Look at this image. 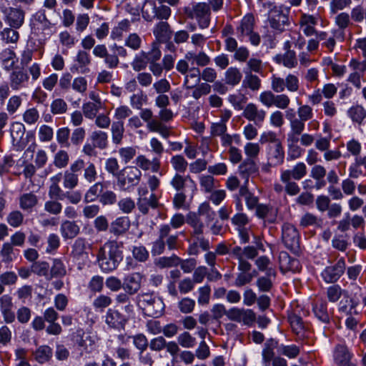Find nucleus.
Returning a JSON list of instances; mask_svg holds the SVG:
<instances>
[{
    "label": "nucleus",
    "mask_w": 366,
    "mask_h": 366,
    "mask_svg": "<svg viewBox=\"0 0 366 366\" xmlns=\"http://www.w3.org/2000/svg\"><path fill=\"white\" fill-rule=\"evenodd\" d=\"M122 260V252L116 241L104 243L97 254L99 266L104 272H109L117 269Z\"/></svg>",
    "instance_id": "1"
},
{
    "label": "nucleus",
    "mask_w": 366,
    "mask_h": 366,
    "mask_svg": "<svg viewBox=\"0 0 366 366\" xmlns=\"http://www.w3.org/2000/svg\"><path fill=\"white\" fill-rule=\"evenodd\" d=\"M184 12L189 19H196L202 29L208 28L210 24V8L206 3H196L184 8Z\"/></svg>",
    "instance_id": "2"
},
{
    "label": "nucleus",
    "mask_w": 366,
    "mask_h": 366,
    "mask_svg": "<svg viewBox=\"0 0 366 366\" xmlns=\"http://www.w3.org/2000/svg\"><path fill=\"white\" fill-rule=\"evenodd\" d=\"M142 172L137 167L127 166L117 174V186L121 190H129L137 185L142 177Z\"/></svg>",
    "instance_id": "3"
},
{
    "label": "nucleus",
    "mask_w": 366,
    "mask_h": 366,
    "mask_svg": "<svg viewBox=\"0 0 366 366\" xmlns=\"http://www.w3.org/2000/svg\"><path fill=\"white\" fill-rule=\"evenodd\" d=\"M139 298V307L146 315L158 317L163 314L164 304L161 298L150 294H143Z\"/></svg>",
    "instance_id": "4"
},
{
    "label": "nucleus",
    "mask_w": 366,
    "mask_h": 366,
    "mask_svg": "<svg viewBox=\"0 0 366 366\" xmlns=\"http://www.w3.org/2000/svg\"><path fill=\"white\" fill-rule=\"evenodd\" d=\"M142 17L147 21L155 19H168L172 14L171 9L165 5L157 6L154 0H146L142 8Z\"/></svg>",
    "instance_id": "5"
},
{
    "label": "nucleus",
    "mask_w": 366,
    "mask_h": 366,
    "mask_svg": "<svg viewBox=\"0 0 366 366\" xmlns=\"http://www.w3.org/2000/svg\"><path fill=\"white\" fill-rule=\"evenodd\" d=\"M139 117L147 123L146 126L149 132L158 133L165 139L169 136V130L167 127L159 120L153 119V112L151 109H141Z\"/></svg>",
    "instance_id": "6"
},
{
    "label": "nucleus",
    "mask_w": 366,
    "mask_h": 366,
    "mask_svg": "<svg viewBox=\"0 0 366 366\" xmlns=\"http://www.w3.org/2000/svg\"><path fill=\"white\" fill-rule=\"evenodd\" d=\"M263 6L269 9L268 18L269 26L278 33L283 31L285 26L287 25V16L270 1L264 3Z\"/></svg>",
    "instance_id": "7"
},
{
    "label": "nucleus",
    "mask_w": 366,
    "mask_h": 366,
    "mask_svg": "<svg viewBox=\"0 0 366 366\" xmlns=\"http://www.w3.org/2000/svg\"><path fill=\"white\" fill-rule=\"evenodd\" d=\"M170 185L177 192H188L190 198H192L196 193L197 188L195 182L190 176H183L176 173L169 182Z\"/></svg>",
    "instance_id": "8"
},
{
    "label": "nucleus",
    "mask_w": 366,
    "mask_h": 366,
    "mask_svg": "<svg viewBox=\"0 0 366 366\" xmlns=\"http://www.w3.org/2000/svg\"><path fill=\"white\" fill-rule=\"evenodd\" d=\"M91 248L92 244L85 238L79 237L72 245L71 255L79 264H85L89 262V250Z\"/></svg>",
    "instance_id": "9"
},
{
    "label": "nucleus",
    "mask_w": 366,
    "mask_h": 366,
    "mask_svg": "<svg viewBox=\"0 0 366 366\" xmlns=\"http://www.w3.org/2000/svg\"><path fill=\"white\" fill-rule=\"evenodd\" d=\"M226 316L232 321L242 322L247 326L252 325L256 320V315L252 310L238 307L228 310Z\"/></svg>",
    "instance_id": "10"
},
{
    "label": "nucleus",
    "mask_w": 366,
    "mask_h": 366,
    "mask_svg": "<svg viewBox=\"0 0 366 366\" xmlns=\"http://www.w3.org/2000/svg\"><path fill=\"white\" fill-rule=\"evenodd\" d=\"M345 270V261L340 259L332 265L326 267L321 272V277L326 283L337 282L344 274Z\"/></svg>",
    "instance_id": "11"
},
{
    "label": "nucleus",
    "mask_w": 366,
    "mask_h": 366,
    "mask_svg": "<svg viewBox=\"0 0 366 366\" xmlns=\"http://www.w3.org/2000/svg\"><path fill=\"white\" fill-rule=\"evenodd\" d=\"M29 81V74L20 68L12 70L9 76V84L13 91H19L26 88Z\"/></svg>",
    "instance_id": "12"
},
{
    "label": "nucleus",
    "mask_w": 366,
    "mask_h": 366,
    "mask_svg": "<svg viewBox=\"0 0 366 366\" xmlns=\"http://www.w3.org/2000/svg\"><path fill=\"white\" fill-rule=\"evenodd\" d=\"M282 230V238L285 245L291 250L296 249L299 246V233L297 229L290 223H285Z\"/></svg>",
    "instance_id": "13"
},
{
    "label": "nucleus",
    "mask_w": 366,
    "mask_h": 366,
    "mask_svg": "<svg viewBox=\"0 0 366 366\" xmlns=\"http://www.w3.org/2000/svg\"><path fill=\"white\" fill-rule=\"evenodd\" d=\"M242 116L249 122H253L255 125L260 127L266 117V112L258 107L254 103H249L244 107Z\"/></svg>",
    "instance_id": "14"
},
{
    "label": "nucleus",
    "mask_w": 366,
    "mask_h": 366,
    "mask_svg": "<svg viewBox=\"0 0 366 366\" xmlns=\"http://www.w3.org/2000/svg\"><path fill=\"white\" fill-rule=\"evenodd\" d=\"M74 61V64L70 68L71 72L85 74L89 71L91 57L88 52L84 50L78 51Z\"/></svg>",
    "instance_id": "15"
},
{
    "label": "nucleus",
    "mask_w": 366,
    "mask_h": 366,
    "mask_svg": "<svg viewBox=\"0 0 366 366\" xmlns=\"http://www.w3.org/2000/svg\"><path fill=\"white\" fill-rule=\"evenodd\" d=\"M0 312L4 321L6 324H11L15 321L16 315L13 311L12 298L9 295L0 297Z\"/></svg>",
    "instance_id": "16"
},
{
    "label": "nucleus",
    "mask_w": 366,
    "mask_h": 366,
    "mask_svg": "<svg viewBox=\"0 0 366 366\" xmlns=\"http://www.w3.org/2000/svg\"><path fill=\"white\" fill-rule=\"evenodd\" d=\"M134 163L136 164L135 167H137L139 170L151 171L153 173L158 172L161 165L159 158L154 157L152 159H149L143 154L138 155L134 160Z\"/></svg>",
    "instance_id": "17"
},
{
    "label": "nucleus",
    "mask_w": 366,
    "mask_h": 366,
    "mask_svg": "<svg viewBox=\"0 0 366 366\" xmlns=\"http://www.w3.org/2000/svg\"><path fill=\"white\" fill-rule=\"evenodd\" d=\"M352 355L348 348L344 345H338L335 347L333 358L338 366H355L351 362Z\"/></svg>",
    "instance_id": "18"
},
{
    "label": "nucleus",
    "mask_w": 366,
    "mask_h": 366,
    "mask_svg": "<svg viewBox=\"0 0 366 366\" xmlns=\"http://www.w3.org/2000/svg\"><path fill=\"white\" fill-rule=\"evenodd\" d=\"M25 12L20 9L9 8L6 11L5 21L11 27L19 29L24 22Z\"/></svg>",
    "instance_id": "19"
},
{
    "label": "nucleus",
    "mask_w": 366,
    "mask_h": 366,
    "mask_svg": "<svg viewBox=\"0 0 366 366\" xmlns=\"http://www.w3.org/2000/svg\"><path fill=\"white\" fill-rule=\"evenodd\" d=\"M105 323L108 327L116 330L124 328L127 319L118 310L109 309L104 316Z\"/></svg>",
    "instance_id": "20"
},
{
    "label": "nucleus",
    "mask_w": 366,
    "mask_h": 366,
    "mask_svg": "<svg viewBox=\"0 0 366 366\" xmlns=\"http://www.w3.org/2000/svg\"><path fill=\"white\" fill-rule=\"evenodd\" d=\"M143 276L139 272L129 274L124 278L123 288L130 294L137 293L141 287Z\"/></svg>",
    "instance_id": "21"
},
{
    "label": "nucleus",
    "mask_w": 366,
    "mask_h": 366,
    "mask_svg": "<svg viewBox=\"0 0 366 366\" xmlns=\"http://www.w3.org/2000/svg\"><path fill=\"white\" fill-rule=\"evenodd\" d=\"M318 16L303 14L300 19V29L307 36H311L316 34L315 26L317 24Z\"/></svg>",
    "instance_id": "22"
},
{
    "label": "nucleus",
    "mask_w": 366,
    "mask_h": 366,
    "mask_svg": "<svg viewBox=\"0 0 366 366\" xmlns=\"http://www.w3.org/2000/svg\"><path fill=\"white\" fill-rule=\"evenodd\" d=\"M171 232V227L169 224H162L159 227V238L153 243L152 253L153 255L161 254L165 247L164 239Z\"/></svg>",
    "instance_id": "23"
},
{
    "label": "nucleus",
    "mask_w": 366,
    "mask_h": 366,
    "mask_svg": "<svg viewBox=\"0 0 366 366\" xmlns=\"http://www.w3.org/2000/svg\"><path fill=\"white\" fill-rule=\"evenodd\" d=\"M19 204L22 210L31 212L38 204V197L33 192L24 193L19 198Z\"/></svg>",
    "instance_id": "24"
},
{
    "label": "nucleus",
    "mask_w": 366,
    "mask_h": 366,
    "mask_svg": "<svg viewBox=\"0 0 366 366\" xmlns=\"http://www.w3.org/2000/svg\"><path fill=\"white\" fill-rule=\"evenodd\" d=\"M79 226L73 221L65 220L61 222L60 232L65 239H73L79 233Z\"/></svg>",
    "instance_id": "25"
},
{
    "label": "nucleus",
    "mask_w": 366,
    "mask_h": 366,
    "mask_svg": "<svg viewBox=\"0 0 366 366\" xmlns=\"http://www.w3.org/2000/svg\"><path fill=\"white\" fill-rule=\"evenodd\" d=\"M269 159L274 165L281 164L285 158V152L282 143L269 145L268 147Z\"/></svg>",
    "instance_id": "26"
},
{
    "label": "nucleus",
    "mask_w": 366,
    "mask_h": 366,
    "mask_svg": "<svg viewBox=\"0 0 366 366\" xmlns=\"http://www.w3.org/2000/svg\"><path fill=\"white\" fill-rule=\"evenodd\" d=\"M224 78L225 84L234 87L240 83L242 74L239 68L230 66L225 71Z\"/></svg>",
    "instance_id": "27"
},
{
    "label": "nucleus",
    "mask_w": 366,
    "mask_h": 366,
    "mask_svg": "<svg viewBox=\"0 0 366 366\" xmlns=\"http://www.w3.org/2000/svg\"><path fill=\"white\" fill-rule=\"evenodd\" d=\"M172 30L169 24L166 21H160L155 25L153 34L159 41L169 40L172 36Z\"/></svg>",
    "instance_id": "28"
},
{
    "label": "nucleus",
    "mask_w": 366,
    "mask_h": 366,
    "mask_svg": "<svg viewBox=\"0 0 366 366\" xmlns=\"http://www.w3.org/2000/svg\"><path fill=\"white\" fill-rule=\"evenodd\" d=\"M307 174V167L304 162H298L292 169H285L281 172V174L286 178H291L295 180H300Z\"/></svg>",
    "instance_id": "29"
},
{
    "label": "nucleus",
    "mask_w": 366,
    "mask_h": 366,
    "mask_svg": "<svg viewBox=\"0 0 366 366\" xmlns=\"http://www.w3.org/2000/svg\"><path fill=\"white\" fill-rule=\"evenodd\" d=\"M277 64H281L288 69H292L297 65L296 53L295 51H285L283 54H277L274 57Z\"/></svg>",
    "instance_id": "30"
},
{
    "label": "nucleus",
    "mask_w": 366,
    "mask_h": 366,
    "mask_svg": "<svg viewBox=\"0 0 366 366\" xmlns=\"http://www.w3.org/2000/svg\"><path fill=\"white\" fill-rule=\"evenodd\" d=\"M258 168L256 163L252 159H245L239 166L238 171L242 178L245 179V184L247 183L249 176L257 172Z\"/></svg>",
    "instance_id": "31"
},
{
    "label": "nucleus",
    "mask_w": 366,
    "mask_h": 366,
    "mask_svg": "<svg viewBox=\"0 0 366 366\" xmlns=\"http://www.w3.org/2000/svg\"><path fill=\"white\" fill-rule=\"evenodd\" d=\"M315 316L323 323H329L330 315L327 311V303L322 300L317 301L313 305Z\"/></svg>",
    "instance_id": "32"
},
{
    "label": "nucleus",
    "mask_w": 366,
    "mask_h": 366,
    "mask_svg": "<svg viewBox=\"0 0 366 366\" xmlns=\"http://www.w3.org/2000/svg\"><path fill=\"white\" fill-rule=\"evenodd\" d=\"M130 227V221L127 217H120L117 218L111 224V232L119 235L126 232Z\"/></svg>",
    "instance_id": "33"
},
{
    "label": "nucleus",
    "mask_w": 366,
    "mask_h": 366,
    "mask_svg": "<svg viewBox=\"0 0 366 366\" xmlns=\"http://www.w3.org/2000/svg\"><path fill=\"white\" fill-rule=\"evenodd\" d=\"M89 138L94 147L100 149L107 148L108 145V134L104 131L94 130L91 133Z\"/></svg>",
    "instance_id": "34"
},
{
    "label": "nucleus",
    "mask_w": 366,
    "mask_h": 366,
    "mask_svg": "<svg viewBox=\"0 0 366 366\" xmlns=\"http://www.w3.org/2000/svg\"><path fill=\"white\" fill-rule=\"evenodd\" d=\"M124 127L122 121H114L112 124V140L114 144H120L124 137Z\"/></svg>",
    "instance_id": "35"
},
{
    "label": "nucleus",
    "mask_w": 366,
    "mask_h": 366,
    "mask_svg": "<svg viewBox=\"0 0 366 366\" xmlns=\"http://www.w3.org/2000/svg\"><path fill=\"white\" fill-rule=\"evenodd\" d=\"M157 205V198L154 194H151L149 197H139L137 202V206L139 211L143 214H147L149 207L154 208Z\"/></svg>",
    "instance_id": "36"
},
{
    "label": "nucleus",
    "mask_w": 366,
    "mask_h": 366,
    "mask_svg": "<svg viewBox=\"0 0 366 366\" xmlns=\"http://www.w3.org/2000/svg\"><path fill=\"white\" fill-rule=\"evenodd\" d=\"M34 359L40 364L48 362L52 357V350L47 345L39 346L34 352Z\"/></svg>",
    "instance_id": "37"
},
{
    "label": "nucleus",
    "mask_w": 366,
    "mask_h": 366,
    "mask_svg": "<svg viewBox=\"0 0 366 366\" xmlns=\"http://www.w3.org/2000/svg\"><path fill=\"white\" fill-rule=\"evenodd\" d=\"M254 24V19L253 15L250 14H247L242 18L240 22V25L237 28V31L241 34L242 36H247L253 31Z\"/></svg>",
    "instance_id": "38"
},
{
    "label": "nucleus",
    "mask_w": 366,
    "mask_h": 366,
    "mask_svg": "<svg viewBox=\"0 0 366 366\" xmlns=\"http://www.w3.org/2000/svg\"><path fill=\"white\" fill-rule=\"evenodd\" d=\"M186 222L193 228L195 234L199 235L203 233L204 224L196 212L189 213Z\"/></svg>",
    "instance_id": "39"
},
{
    "label": "nucleus",
    "mask_w": 366,
    "mask_h": 366,
    "mask_svg": "<svg viewBox=\"0 0 366 366\" xmlns=\"http://www.w3.org/2000/svg\"><path fill=\"white\" fill-rule=\"evenodd\" d=\"M97 340V336L92 333H84L79 341L78 345L82 347L86 352H91L95 346Z\"/></svg>",
    "instance_id": "40"
},
{
    "label": "nucleus",
    "mask_w": 366,
    "mask_h": 366,
    "mask_svg": "<svg viewBox=\"0 0 366 366\" xmlns=\"http://www.w3.org/2000/svg\"><path fill=\"white\" fill-rule=\"evenodd\" d=\"M0 58L3 68L7 71L11 69L16 63V54L14 51L9 49L2 51Z\"/></svg>",
    "instance_id": "41"
},
{
    "label": "nucleus",
    "mask_w": 366,
    "mask_h": 366,
    "mask_svg": "<svg viewBox=\"0 0 366 366\" xmlns=\"http://www.w3.org/2000/svg\"><path fill=\"white\" fill-rule=\"evenodd\" d=\"M1 38L6 44H15L19 39V33L17 29L6 27L1 31Z\"/></svg>",
    "instance_id": "42"
},
{
    "label": "nucleus",
    "mask_w": 366,
    "mask_h": 366,
    "mask_svg": "<svg viewBox=\"0 0 366 366\" xmlns=\"http://www.w3.org/2000/svg\"><path fill=\"white\" fill-rule=\"evenodd\" d=\"M242 86L252 91H257L261 87V80L257 75L249 72L245 74L242 81Z\"/></svg>",
    "instance_id": "43"
},
{
    "label": "nucleus",
    "mask_w": 366,
    "mask_h": 366,
    "mask_svg": "<svg viewBox=\"0 0 366 366\" xmlns=\"http://www.w3.org/2000/svg\"><path fill=\"white\" fill-rule=\"evenodd\" d=\"M130 28V21L127 19H123L117 26H114L111 32L112 39H120L124 32H127Z\"/></svg>",
    "instance_id": "44"
},
{
    "label": "nucleus",
    "mask_w": 366,
    "mask_h": 366,
    "mask_svg": "<svg viewBox=\"0 0 366 366\" xmlns=\"http://www.w3.org/2000/svg\"><path fill=\"white\" fill-rule=\"evenodd\" d=\"M24 219V217L21 212L13 210L8 214L6 222L11 227L16 228L23 224Z\"/></svg>",
    "instance_id": "45"
},
{
    "label": "nucleus",
    "mask_w": 366,
    "mask_h": 366,
    "mask_svg": "<svg viewBox=\"0 0 366 366\" xmlns=\"http://www.w3.org/2000/svg\"><path fill=\"white\" fill-rule=\"evenodd\" d=\"M79 177L75 173L69 170L64 172L63 186L65 189H73L78 184Z\"/></svg>",
    "instance_id": "46"
},
{
    "label": "nucleus",
    "mask_w": 366,
    "mask_h": 366,
    "mask_svg": "<svg viewBox=\"0 0 366 366\" xmlns=\"http://www.w3.org/2000/svg\"><path fill=\"white\" fill-rule=\"evenodd\" d=\"M66 273V267L64 263L59 259H54L52 267L50 270V277L48 279L52 277H64Z\"/></svg>",
    "instance_id": "47"
},
{
    "label": "nucleus",
    "mask_w": 366,
    "mask_h": 366,
    "mask_svg": "<svg viewBox=\"0 0 366 366\" xmlns=\"http://www.w3.org/2000/svg\"><path fill=\"white\" fill-rule=\"evenodd\" d=\"M171 164L177 173H184L187 168L188 163L182 155H174L170 159Z\"/></svg>",
    "instance_id": "48"
},
{
    "label": "nucleus",
    "mask_w": 366,
    "mask_h": 366,
    "mask_svg": "<svg viewBox=\"0 0 366 366\" xmlns=\"http://www.w3.org/2000/svg\"><path fill=\"white\" fill-rule=\"evenodd\" d=\"M103 190V185L100 182L95 183L86 191L84 195L86 202H92L95 201L99 197V193Z\"/></svg>",
    "instance_id": "49"
},
{
    "label": "nucleus",
    "mask_w": 366,
    "mask_h": 366,
    "mask_svg": "<svg viewBox=\"0 0 366 366\" xmlns=\"http://www.w3.org/2000/svg\"><path fill=\"white\" fill-rule=\"evenodd\" d=\"M0 256L4 262L9 263L12 262L14 258V249L12 244H10L9 242H4L0 250Z\"/></svg>",
    "instance_id": "50"
},
{
    "label": "nucleus",
    "mask_w": 366,
    "mask_h": 366,
    "mask_svg": "<svg viewBox=\"0 0 366 366\" xmlns=\"http://www.w3.org/2000/svg\"><path fill=\"white\" fill-rule=\"evenodd\" d=\"M291 178H286L282 174H280V180L285 184V190L290 196H294L300 192V187L298 184L292 181Z\"/></svg>",
    "instance_id": "51"
},
{
    "label": "nucleus",
    "mask_w": 366,
    "mask_h": 366,
    "mask_svg": "<svg viewBox=\"0 0 366 366\" xmlns=\"http://www.w3.org/2000/svg\"><path fill=\"white\" fill-rule=\"evenodd\" d=\"M67 104L61 98L54 99L50 105V111L54 115L63 114L67 111Z\"/></svg>",
    "instance_id": "52"
},
{
    "label": "nucleus",
    "mask_w": 366,
    "mask_h": 366,
    "mask_svg": "<svg viewBox=\"0 0 366 366\" xmlns=\"http://www.w3.org/2000/svg\"><path fill=\"white\" fill-rule=\"evenodd\" d=\"M300 224L303 227L310 226L320 227L322 224V220L316 215L307 212L301 217Z\"/></svg>",
    "instance_id": "53"
},
{
    "label": "nucleus",
    "mask_w": 366,
    "mask_h": 366,
    "mask_svg": "<svg viewBox=\"0 0 366 366\" xmlns=\"http://www.w3.org/2000/svg\"><path fill=\"white\" fill-rule=\"evenodd\" d=\"M348 114L352 121L361 123L366 117V110L360 105H357L350 108Z\"/></svg>",
    "instance_id": "54"
},
{
    "label": "nucleus",
    "mask_w": 366,
    "mask_h": 366,
    "mask_svg": "<svg viewBox=\"0 0 366 366\" xmlns=\"http://www.w3.org/2000/svg\"><path fill=\"white\" fill-rule=\"evenodd\" d=\"M10 133L14 142H19L24 135L25 127L21 122H14L11 126Z\"/></svg>",
    "instance_id": "55"
},
{
    "label": "nucleus",
    "mask_w": 366,
    "mask_h": 366,
    "mask_svg": "<svg viewBox=\"0 0 366 366\" xmlns=\"http://www.w3.org/2000/svg\"><path fill=\"white\" fill-rule=\"evenodd\" d=\"M88 83L84 76L75 77L71 83V88L76 92L83 95L87 90Z\"/></svg>",
    "instance_id": "56"
},
{
    "label": "nucleus",
    "mask_w": 366,
    "mask_h": 366,
    "mask_svg": "<svg viewBox=\"0 0 366 366\" xmlns=\"http://www.w3.org/2000/svg\"><path fill=\"white\" fill-rule=\"evenodd\" d=\"M132 343L139 352H144L148 346L149 342L147 337L142 333L134 335L131 337Z\"/></svg>",
    "instance_id": "57"
},
{
    "label": "nucleus",
    "mask_w": 366,
    "mask_h": 366,
    "mask_svg": "<svg viewBox=\"0 0 366 366\" xmlns=\"http://www.w3.org/2000/svg\"><path fill=\"white\" fill-rule=\"evenodd\" d=\"M142 54L145 56L149 62L157 61L162 56L159 43L153 42L151 49L147 54L144 52H142Z\"/></svg>",
    "instance_id": "58"
},
{
    "label": "nucleus",
    "mask_w": 366,
    "mask_h": 366,
    "mask_svg": "<svg viewBox=\"0 0 366 366\" xmlns=\"http://www.w3.org/2000/svg\"><path fill=\"white\" fill-rule=\"evenodd\" d=\"M69 157L68 153L64 150L57 152L54 157V164L59 169L66 167L69 163Z\"/></svg>",
    "instance_id": "59"
},
{
    "label": "nucleus",
    "mask_w": 366,
    "mask_h": 366,
    "mask_svg": "<svg viewBox=\"0 0 366 366\" xmlns=\"http://www.w3.org/2000/svg\"><path fill=\"white\" fill-rule=\"evenodd\" d=\"M278 351L281 355H283L288 358H295L300 353V347L295 345H281Z\"/></svg>",
    "instance_id": "60"
},
{
    "label": "nucleus",
    "mask_w": 366,
    "mask_h": 366,
    "mask_svg": "<svg viewBox=\"0 0 366 366\" xmlns=\"http://www.w3.org/2000/svg\"><path fill=\"white\" fill-rule=\"evenodd\" d=\"M70 130L67 127H62L56 132V141L62 147H69L70 143L69 142Z\"/></svg>",
    "instance_id": "61"
},
{
    "label": "nucleus",
    "mask_w": 366,
    "mask_h": 366,
    "mask_svg": "<svg viewBox=\"0 0 366 366\" xmlns=\"http://www.w3.org/2000/svg\"><path fill=\"white\" fill-rule=\"evenodd\" d=\"M177 341L178 343L184 348H192L197 343L196 339L187 332H184L180 334L177 337Z\"/></svg>",
    "instance_id": "62"
},
{
    "label": "nucleus",
    "mask_w": 366,
    "mask_h": 366,
    "mask_svg": "<svg viewBox=\"0 0 366 366\" xmlns=\"http://www.w3.org/2000/svg\"><path fill=\"white\" fill-rule=\"evenodd\" d=\"M39 119V113L37 109L32 107L27 109L23 113V120L29 125L36 124Z\"/></svg>",
    "instance_id": "63"
},
{
    "label": "nucleus",
    "mask_w": 366,
    "mask_h": 366,
    "mask_svg": "<svg viewBox=\"0 0 366 366\" xmlns=\"http://www.w3.org/2000/svg\"><path fill=\"white\" fill-rule=\"evenodd\" d=\"M118 153L122 162L127 164L134 157L137 150L133 147H126L120 148Z\"/></svg>",
    "instance_id": "64"
}]
</instances>
